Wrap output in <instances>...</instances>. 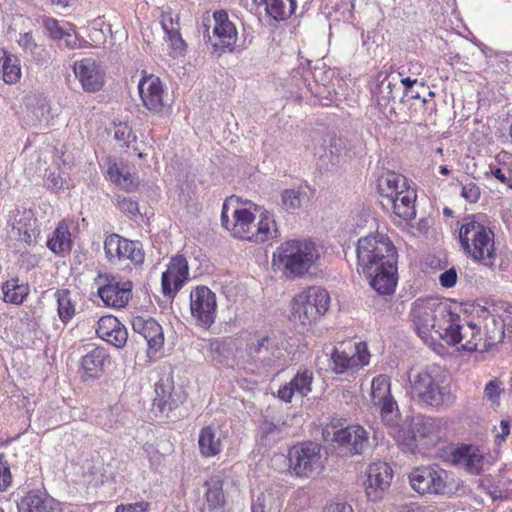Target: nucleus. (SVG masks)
<instances>
[{"instance_id":"1","label":"nucleus","mask_w":512,"mask_h":512,"mask_svg":"<svg viewBox=\"0 0 512 512\" xmlns=\"http://www.w3.org/2000/svg\"><path fill=\"white\" fill-rule=\"evenodd\" d=\"M356 255L357 269L370 279L371 287L381 295L393 294L398 282V253L390 238L378 232L361 237Z\"/></svg>"},{"instance_id":"2","label":"nucleus","mask_w":512,"mask_h":512,"mask_svg":"<svg viewBox=\"0 0 512 512\" xmlns=\"http://www.w3.org/2000/svg\"><path fill=\"white\" fill-rule=\"evenodd\" d=\"M409 317L422 341L435 353L444 355L446 348L433 336V332L440 340H452V335L447 331L459 319L456 307L438 298H419L412 303Z\"/></svg>"},{"instance_id":"3","label":"nucleus","mask_w":512,"mask_h":512,"mask_svg":"<svg viewBox=\"0 0 512 512\" xmlns=\"http://www.w3.org/2000/svg\"><path fill=\"white\" fill-rule=\"evenodd\" d=\"M458 239L464 254L474 262L492 268L497 259L494 232L475 216L463 218Z\"/></svg>"},{"instance_id":"4","label":"nucleus","mask_w":512,"mask_h":512,"mask_svg":"<svg viewBox=\"0 0 512 512\" xmlns=\"http://www.w3.org/2000/svg\"><path fill=\"white\" fill-rule=\"evenodd\" d=\"M319 254L310 240H287L272 254V269L287 279L305 275L317 261Z\"/></svg>"},{"instance_id":"5","label":"nucleus","mask_w":512,"mask_h":512,"mask_svg":"<svg viewBox=\"0 0 512 512\" xmlns=\"http://www.w3.org/2000/svg\"><path fill=\"white\" fill-rule=\"evenodd\" d=\"M330 301L326 289L307 287L292 298L289 320L302 331H309L328 312Z\"/></svg>"},{"instance_id":"6","label":"nucleus","mask_w":512,"mask_h":512,"mask_svg":"<svg viewBox=\"0 0 512 512\" xmlns=\"http://www.w3.org/2000/svg\"><path fill=\"white\" fill-rule=\"evenodd\" d=\"M412 393L423 403L440 407L451 399V390L437 365L415 370L409 377Z\"/></svg>"},{"instance_id":"7","label":"nucleus","mask_w":512,"mask_h":512,"mask_svg":"<svg viewBox=\"0 0 512 512\" xmlns=\"http://www.w3.org/2000/svg\"><path fill=\"white\" fill-rule=\"evenodd\" d=\"M104 253L111 265L124 266L129 270L140 268L145 260V251L140 241L127 239L116 233L105 238Z\"/></svg>"},{"instance_id":"8","label":"nucleus","mask_w":512,"mask_h":512,"mask_svg":"<svg viewBox=\"0 0 512 512\" xmlns=\"http://www.w3.org/2000/svg\"><path fill=\"white\" fill-rule=\"evenodd\" d=\"M321 446L312 441L299 442L289 448L288 471L299 478H309L324 468Z\"/></svg>"},{"instance_id":"9","label":"nucleus","mask_w":512,"mask_h":512,"mask_svg":"<svg viewBox=\"0 0 512 512\" xmlns=\"http://www.w3.org/2000/svg\"><path fill=\"white\" fill-rule=\"evenodd\" d=\"M455 325H451L447 333L452 335V340L443 339L448 346L461 345L460 349L468 352H484L491 348L496 342L503 338V331H500L498 337L484 336L480 327L474 323L461 325V316L454 321Z\"/></svg>"},{"instance_id":"10","label":"nucleus","mask_w":512,"mask_h":512,"mask_svg":"<svg viewBox=\"0 0 512 512\" xmlns=\"http://www.w3.org/2000/svg\"><path fill=\"white\" fill-rule=\"evenodd\" d=\"M97 296L107 308H125L132 299L133 284L111 273H98L94 279Z\"/></svg>"},{"instance_id":"11","label":"nucleus","mask_w":512,"mask_h":512,"mask_svg":"<svg viewBox=\"0 0 512 512\" xmlns=\"http://www.w3.org/2000/svg\"><path fill=\"white\" fill-rule=\"evenodd\" d=\"M370 362L366 342L352 340L340 342L331 352V368L336 374L358 371Z\"/></svg>"},{"instance_id":"12","label":"nucleus","mask_w":512,"mask_h":512,"mask_svg":"<svg viewBox=\"0 0 512 512\" xmlns=\"http://www.w3.org/2000/svg\"><path fill=\"white\" fill-rule=\"evenodd\" d=\"M338 422H330L323 429V437L328 440V437L333 434L331 441L338 446L345 448L352 455L362 454L364 449L368 446L369 436L368 432L358 424L348 425L347 427L339 428Z\"/></svg>"},{"instance_id":"13","label":"nucleus","mask_w":512,"mask_h":512,"mask_svg":"<svg viewBox=\"0 0 512 512\" xmlns=\"http://www.w3.org/2000/svg\"><path fill=\"white\" fill-rule=\"evenodd\" d=\"M190 311L196 324L208 330L216 320V294L207 286H196L190 292Z\"/></svg>"},{"instance_id":"14","label":"nucleus","mask_w":512,"mask_h":512,"mask_svg":"<svg viewBox=\"0 0 512 512\" xmlns=\"http://www.w3.org/2000/svg\"><path fill=\"white\" fill-rule=\"evenodd\" d=\"M392 467L384 461L371 463L366 469L365 493L370 501L381 500L393 479Z\"/></svg>"},{"instance_id":"15","label":"nucleus","mask_w":512,"mask_h":512,"mask_svg":"<svg viewBox=\"0 0 512 512\" xmlns=\"http://www.w3.org/2000/svg\"><path fill=\"white\" fill-rule=\"evenodd\" d=\"M73 72L85 92H98L105 85V71L101 63L93 58L75 61Z\"/></svg>"},{"instance_id":"16","label":"nucleus","mask_w":512,"mask_h":512,"mask_svg":"<svg viewBox=\"0 0 512 512\" xmlns=\"http://www.w3.org/2000/svg\"><path fill=\"white\" fill-rule=\"evenodd\" d=\"M444 472L433 467H417L409 474L413 490L419 494H444L447 489Z\"/></svg>"},{"instance_id":"17","label":"nucleus","mask_w":512,"mask_h":512,"mask_svg":"<svg viewBox=\"0 0 512 512\" xmlns=\"http://www.w3.org/2000/svg\"><path fill=\"white\" fill-rule=\"evenodd\" d=\"M227 211V205L224 204L221 212L222 225L234 238L250 241L256 227L255 214L246 207L236 208L232 213L233 220L230 221Z\"/></svg>"},{"instance_id":"18","label":"nucleus","mask_w":512,"mask_h":512,"mask_svg":"<svg viewBox=\"0 0 512 512\" xmlns=\"http://www.w3.org/2000/svg\"><path fill=\"white\" fill-rule=\"evenodd\" d=\"M449 460L451 464L460 466L471 475H480L484 470L486 457L479 446L461 443L452 448Z\"/></svg>"},{"instance_id":"19","label":"nucleus","mask_w":512,"mask_h":512,"mask_svg":"<svg viewBox=\"0 0 512 512\" xmlns=\"http://www.w3.org/2000/svg\"><path fill=\"white\" fill-rule=\"evenodd\" d=\"M189 278V265L185 256L177 254L170 259L161 278L164 295H175Z\"/></svg>"},{"instance_id":"20","label":"nucleus","mask_w":512,"mask_h":512,"mask_svg":"<svg viewBox=\"0 0 512 512\" xmlns=\"http://www.w3.org/2000/svg\"><path fill=\"white\" fill-rule=\"evenodd\" d=\"M370 399L375 406L379 407L383 421L389 423L390 416L394 409L397 408V403L391 394V380L389 376L380 374L372 379Z\"/></svg>"},{"instance_id":"21","label":"nucleus","mask_w":512,"mask_h":512,"mask_svg":"<svg viewBox=\"0 0 512 512\" xmlns=\"http://www.w3.org/2000/svg\"><path fill=\"white\" fill-rule=\"evenodd\" d=\"M12 231L18 241L27 246H34L38 243L41 235V228L38 219L31 210H16L13 215Z\"/></svg>"},{"instance_id":"22","label":"nucleus","mask_w":512,"mask_h":512,"mask_svg":"<svg viewBox=\"0 0 512 512\" xmlns=\"http://www.w3.org/2000/svg\"><path fill=\"white\" fill-rule=\"evenodd\" d=\"M140 99L149 111L159 112L164 106V86L158 76L142 71V77L138 83Z\"/></svg>"},{"instance_id":"23","label":"nucleus","mask_w":512,"mask_h":512,"mask_svg":"<svg viewBox=\"0 0 512 512\" xmlns=\"http://www.w3.org/2000/svg\"><path fill=\"white\" fill-rule=\"evenodd\" d=\"M135 333L140 334L148 345V355H156L164 345V332L162 326L153 318L135 316L131 321Z\"/></svg>"},{"instance_id":"24","label":"nucleus","mask_w":512,"mask_h":512,"mask_svg":"<svg viewBox=\"0 0 512 512\" xmlns=\"http://www.w3.org/2000/svg\"><path fill=\"white\" fill-rule=\"evenodd\" d=\"M213 43L216 49L233 51L238 39L237 29L225 10H216L213 13Z\"/></svg>"},{"instance_id":"25","label":"nucleus","mask_w":512,"mask_h":512,"mask_svg":"<svg viewBox=\"0 0 512 512\" xmlns=\"http://www.w3.org/2000/svg\"><path fill=\"white\" fill-rule=\"evenodd\" d=\"M314 373L308 368L299 369L294 377L281 385L277 391V397L285 403H291L292 398L298 395L302 398L312 391Z\"/></svg>"},{"instance_id":"26","label":"nucleus","mask_w":512,"mask_h":512,"mask_svg":"<svg viewBox=\"0 0 512 512\" xmlns=\"http://www.w3.org/2000/svg\"><path fill=\"white\" fill-rule=\"evenodd\" d=\"M47 35L54 41L63 40L69 49H82L85 44L80 41L75 25L69 22L59 21L52 17H45L42 21Z\"/></svg>"},{"instance_id":"27","label":"nucleus","mask_w":512,"mask_h":512,"mask_svg":"<svg viewBox=\"0 0 512 512\" xmlns=\"http://www.w3.org/2000/svg\"><path fill=\"white\" fill-rule=\"evenodd\" d=\"M96 333L99 338L116 348H123L128 340V331L125 325L113 315L100 317L97 322Z\"/></svg>"},{"instance_id":"28","label":"nucleus","mask_w":512,"mask_h":512,"mask_svg":"<svg viewBox=\"0 0 512 512\" xmlns=\"http://www.w3.org/2000/svg\"><path fill=\"white\" fill-rule=\"evenodd\" d=\"M204 487L206 491L201 512H228L222 477L218 475L210 477L205 481Z\"/></svg>"},{"instance_id":"29","label":"nucleus","mask_w":512,"mask_h":512,"mask_svg":"<svg viewBox=\"0 0 512 512\" xmlns=\"http://www.w3.org/2000/svg\"><path fill=\"white\" fill-rule=\"evenodd\" d=\"M46 246L56 256L65 257L70 254L73 240L69 220L62 219L57 223L55 229L47 237Z\"/></svg>"},{"instance_id":"30","label":"nucleus","mask_w":512,"mask_h":512,"mask_svg":"<svg viewBox=\"0 0 512 512\" xmlns=\"http://www.w3.org/2000/svg\"><path fill=\"white\" fill-rule=\"evenodd\" d=\"M110 362V355L103 347H95L87 354L82 356L80 360V369L83 373V378L95 379L98 378L103 372L106 363Z\"/></svg>"},{"instance_id":"31","label":"nucleus","mask_w":512,"mask_h":512,"mask_svg":"<svg viewBox=\"0 0 512 512\" xmlns=\"http://www.w3.org/2000/svg\"><path fill=\"white\" fill-rule=\"evenodd\" d=\"M378 192L381 197V205L386 206L387 202L393 199L392 194L399 189L403 191L412 188L410 181L403 175L393 171H388L378 178Z\"/></svg>"},{"instance_id":"32","label":"nucleus","mask_w":512,"mask_h":512,"mask_svg":"<svg viewBox=\"0 0 512 512\" xmlns=\"http://www.w3.org/2000/svg\"><path fill=\"white\" fill-rule=\"evenodd\" d=\"M422 447L435 445L443 434V424L440 419L432 417H421L413 424Z\"/></svg>"},{"instance_id":"33","label":"nucleus","mask_w":512,"mask_h":512,"mask_svg":"<svg viewBox=\"0 0 512 512\" xmlns=\"http://www.w3.org/2000/svg\"><path fill=\"white\" fill-rule=\"evenodd\" d=\"M417 199V193L414 187L409 190H402V194L400 193V197L394 199L392 202L386 203V208H391L392 213L394 215V221L396 219L401 221H409L412 220L416 216V208L415 202Z\"/></svg>"},{"instance_id":"34","label":"nucleus","mask_w":512,"mask_h":512,"mask_svg":"<svg viewBox=\"0 0 512 512\" xmlns=\"http://www.w3.org/2000/svg\"><path fill=\"white\" fill-rule=\"evenodd\" d=\"M198 448L204 458L219 455L223 450L220 430L214 425L204 426L199 432Z\"/></svg>"},{"instance_id":"35","label":"nucleus","mask_w":512,"mask_h":512,"mask_svg":"<svg viewBox=\"0 0 512 512\" xmlns=\"http://www.w3.org/2000/svg\"><path fill=\"white\" fill-rule=\"evenodd\" d=\"M20 508L25 512H56V501L39 490H30L21 499Z\"/></svg>"},{"instance_id":"36","label":"nucleus","mask_w":512,"mask_h":512,"mask_svg":"<svg viewBox=\"0 0 512 512\" xmlns=\"http://www.w3.org/2000/svg\"><path fill=\"white\" fill-rule=\"evenodd\" d=\"M1 291L3 302L19 306L27 299L30 287L18 277H12L2 283Z\"/></svg>"},{"instance_id":"37","label":"nucleus","mask_w":512,"mask_h":512,"mask_svg":"<svg viewBox=\"0 0 512 512\" xmlns=\"http://www.w3.org/2000/svg\"><path fill=\"white\" fill-rule=\"evenodd\" d=\"M22 75L19 58L4 48H0V77L9 85L20 81Z\"/></svg>"},{"instance_id":"38","label":"nucleus","mask_w":512,"mask_h":512,"mask_svg":"<svg viewBox=\"0 0 512 512\" xmlns=\"http://www.w3.org/2000/svg\"><path fill=\"white\" fill-rule=\"evenodd\" d=\"M155 392L154 406H156L161 413L168 414L177 409L183 402L181 395L175 391L173 385L158 383L156 384Z\"/></svg>"},{"instance_id":"39","label":"nucleus","mask_w":512,"mask_h":512,"mask_svg":"<svg viewBox=\"0 0 512 512\" xmlns=\"http://www.w3.org/2000/svg\"><path fill=\"white\" fill-rule=\"evenodd\" d=\"M107 174L111 182L126 191H130L138 186V177L131 173L126 165L109 162Z\"/></svg>"},{"instance_id":"40","label":"nucleus","mask_w":512,"mask_h":512,"mask_svg":"<svg viewBox=\"0 0 512 512\" xmlns=\"http://www.w3.org/2000/svg\"><path fill=\"white\" fill-rule=\"evenodd\" d=\"M17 43L25 55L30 56L38 63L49 58V51L46 46L40 43L32 32L20 33Z\"/></svg>"},{"instance_id":"41","label":"nucleus","mask_w":512,"mask_h":512,"mask_svg":"<svg viewBox=\"0 0 512 512\" xmlns=\"http://www.w3.org/2000/svg\"><path fill=\"white\" fill-rule=\"evenodd\" d=\"M257 6L263 5L266 14L276 21L291 16L297 7L296 0H253Z\"/></svg>"},{"instance_id":"42","label":"nucleus","mask_w":512,"mask_h":512,"mask_svg":"<svg viewBox=\"0 0 512 512\" xmlns=\"http://www.w3.org/2000/svg\"><path fill=\"white\" fill-rule=\"evenodd\" d=\"M392 435L402 451L415 454L420 450L421 443L413 426L410 428L394 429Z\"/></svg>"},{"instance_id":"43","label":"nucleus","mask_w":512,"mask_h":512,"mask_svg":"<svg viewBox=\"0 0 512 512\" xmlns=\"http://www.w3.org/2000/svg\"><path fill=\"white\" fill-rule=\"evenodd\" d=\"M274 232H276L274 219L268 213H263L253 229L250 242L264 243L273 237Z\"/></svg>"},{"instance_id":"44","label":"nucleus","mask_w":512,"mask_h":512,"mask_svg":"<svg viewBox=\"0 0 512 512\" xmlns=\"http://www.w3.org/2000/svg\"><path fill=\"white\" fill-rule=\"evenodd\" d=\"M55 298L57 300L59 318L63 323H68L75 314V305L71 300L70 291L67 289L57 290Z\"/></svg>"},{"instance_id":"45","label":"nucleus","mask_w":512,"mask_h":512,"mask_svg":"<svg viewBox=\"0 0 512 512\" xmlns=\"http://www.w3.org/2000/svg\"><path fill=\"white\" fill-rule=\"evenodd\" d=\"M480 487L493 500H503L507 498V490L502 486L501 481H495L490 476L482 479Z\"/></svg>"},{"instance_id":"46","label":"nucleus","mask_w":512,"mask_h":512,"mask_svg":"<svg viewBox=\"0 0 512 512\" xmlns=\"http://www.w3.org/2000/svg\"><path fill=\"white\" fill-rule=\"evenodd\" d=\"M164 40L168 43L170 48V55L172 57L183 56L187 49V44L183 40L180 30L171 34H166Z\"/></svg>"},{"instance_id":"47","label":"nucleus","mask_w":512,"mask_h":512,"mask_svg":"<svg viewBox=\"0 0 512 512\" xmlns=\"http://www.w3.org/2000/svg\"><path fill=\"white\" fill-rule=\"evenodd\" d=\"M160 24L166 34H171L180 30V19L177 14H173L171 9L162 11L160 15Z\"/></svg>"},{"instance_id":"48","label":"nucleus","mask_w":512,"mask_h":512,"mask_svg":"<svg viewBox=\"0 0 512 512\" xmlns=\"http://www.w3.org/2000/svg\"><path fill=\"white\" fill-rule=\"evenodd\" d=\"M85 46L83 48H98L105 44L106 34L101 28L91 27L88 32V39L80 38Z\"/></svg>"},{"instance_id":"49","label":"nucleus","mask_w":512,"mask_h":512,"mask_svg":"<svg viewBox=\"0 0 512 512\" xmlns=\"http://www.w3.org/2000/svg\"><path fill=\"white\" fill-rule=\"evenodd\" d=\"M503 393L502 382L495 378L487 382L484 388V395L493 403H498Z\"/></svg>"},{"instance_id":"50","label":"nucleus","mask_w":512,"mask_h":512,"mask_svg":"<svg viewBox=\"0 0 512 512\" xmlns=\"http://www.w3.org/2000/svg\"><path fill=\"white\" fill-rule=\"evenodd\" d=\"M115 139L122 142L124 145H129L135 139L132 128L125 122H120L115 125Z\"/></svg>"},{"instance_id":"51","label":"nucleus","mask_w":512,"mask_h":512,"mask_svg":"<svg viewBox=\"0 0 512 512\" xmlns=\"http://www.w3.org/2000/svg\"><path fill=\"white\" fill-rule=\"evenodd\" d=\"M117 206L123 213L127 214L131 218L140 213L138 202L129 197L118 198Z\"/></svg>"},{"instance_id":"52","label":"nucleus","mask_w":512,"mask_h":512,"mask_svg":"<svg viewBox=\"0 0 512 512\" xmlns=\"http://www.w3.org/2000/svg\"><path fill=\"white\" fill-rule=\"evenodd\" d=\"M485 178L494 177L501 184L507 185L509 188H512L511 177L507 176L504 169L498 167L494 164H490L488 170L484 173Z\"/></svg>"},{"instance_id":"53","label":"nucleus","mask_w":512,"mask_h":512,"mask_svg":"<svg viewBox=\"0 0 512 512\" xmlns=\"http://www.w3.org/2000/svg\"><path fill=\"white\" fill-rule=\"evenodd\" d=\"M282 204L286 209H295L300 206L299 193L293 189H286L281 195Z\"/></svg>"},{"instance_id":"54","label":"nucleus","mask_w":512,"mask_h":512,"mask_svg":"<svg viewBox=\"0 0 512 512\" xmlns=\"http://www.w3.org/2000/svg\"><path fill=\"white\" fill-rule=\"evenodd\" d=\"M480 195V188L474 182L467 183L462 187L461 196L470 203H476Z\"/></svg>"},{"instance_id":"55","label":"nucleus","mask_w":512,"mask_h":512,"mask_svg":"<svg viewBox=\"0 0 512 512\" xmlns=\"http://www.w3.org/2000/svg\"><path fill=\"white\" fill-rule=\"evenodd\" d=\"M0 456V491H5L12 483V475L7 461H2Z\"/></svg>"},{"instance_id":"56","label":"nucleus","mask_w":512,"mask_h":512,"mask_svg":"<svg viewBox=\"0 0 512 512\" xmlns=\"http://www.w3.org/2000/svg\"><path fill=\"white\" fill-rule=\"evenodd\" d=\"M149 510L150 503L146 501L129 504H120L115 508V512H149Z\"/></svg>"},{"instance_id":"57","label":"nucleus","mask_w":512,"mask_h":512,"mask_svg":"<svg viewBox=\"0 0 512 512\" xmlns=\"http://www.w3.org/2000/svg\"><path fill=\"white\" fill-rule=\"evenodd\" d=\"M457 271L454 267L444 271L439 276L440 285L444 288H451L455 286L457 282Z\"/></svg>"},{"instance_id":"58","label":"nucleus","mask_w":512,"mask_h":512,"mask_svg":"<svg viewBox=\"0 0 512 512\" xmlns=\"http://www.w3.org/2000/svg\"><path fill=\"white\" fill-rule=\"evenodd\" d=\"M323 512H353V509L345 503H331L325 506Z\"/></svg>"},{"instance_id":"59","label":"nucleus","mask_w":512,"mask_h":512,"mask_svg":"<svg viewBox=\"0 0 512 512\" xmlns=\"http://www.w3.org/2000/svg\"><path fill=\"white\" fill-rule=\"evenodd\" d=\"M509 434H510V423H509V421L501 420V422H500V432L497 433L496 439L499 442H503Z\"/></svg>"},{"instance_id":"60","label":"nucleus","mask_w":512,"mask_h":512,"mask_svg":"<svg viewBox=\"0 0 512 512\" xmlns=\"http://www.w3.org/2000/svg\"><path fill=\"white\" fill-rule=\"evenodd\" d=\"M269 341V337L268 336H263L261 337L259 340H257V343L256 344H253L252 346H250V351L252 353H260L262 351V348L265 347L266 343Z\"/></svg>"},{"instance_id":"61","label":"nucleus","mask_w":512,"mask_h":512,"mask_svg":"<svg viewBox=\"0 0 512 512\" xmlns=\"http://www.w3.org/2000/svg\"><path fill=\"white\" fill-rule=\"evenodd\" d=\"M224 343L218 339L209 340V349L215 353H221Z\"/></svg>"},{"instance_id":"62","label":"nucleus","mask_w":512,"mask_h":512,"mask_svg":"<svg viewBox=\"0 0 512 512\" xmlns=\"http://www.w3.org/2000/svg\"><path fill=\"white\" fill-rule=\"evenodd\" d=\"M401 83L405 87V94H408L410 89L417 83V79L411 77H404L401 79Z\"/></svg>"},{"instance_id":"63","label":"nucleus","mask_w":512,"mask_h":512,"mask_svg":"<svg viewBox=\"0 0 512 512\" xmlns=\"http://www.w3.org/2000/svg\"><path fill=\"white\" fill-rule=\"evenodd\" d=\"M71 0H51V3L61 7L69 6Z\"/></svg>"},{"instance_id":"64","label":"nucleus","mask_w":512,"mask_h":512,"mask_svg":"<svg viewBox=\"0 0 512 512\" xmlns=\"http://www.w3.org/2000/svg\"><path fill=\"white\" fill-rule=\"evenodd\" d=\"M439 173H440V174H442V175H446V176H447V175H449V174H450V170L448 169V167H447V166H445V165H441V166L439 167Z\"/></svg>"}]
</instances>
